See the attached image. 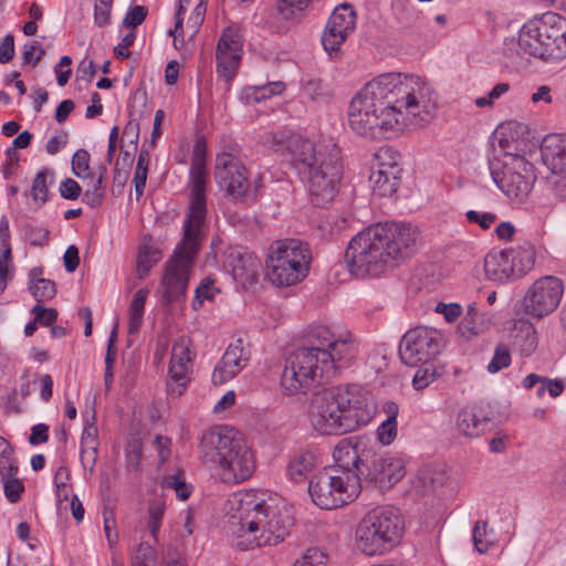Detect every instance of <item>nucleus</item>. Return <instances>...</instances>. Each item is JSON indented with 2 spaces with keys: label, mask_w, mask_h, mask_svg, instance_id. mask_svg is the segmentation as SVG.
<instances>
[{
  "label": "nucleus",
  "mask_w": 566,
  "mask_h": 566,
  "mask_svg": "<svg viewBox=\"0 0 566 566\" xmlns=\"http://www.w3.org/2000/svg\"><path fill=\"white\" fill-rule=\"evenodd\" d=\"M437 111L433 88L421 77L384 73L369 81L350 101L348 124L370 139H388L408 126L423 127Z\"/></svg>",
  "instance_id": "obj_1"
},
{
  "label": "nucleus",
  "mask_w": 566,
  "mask_h": 566,
  "mask_svg": "<svg viewBox=\"0 0 566 566\" xmlns=\"http://www.w3.org/2000/svg\"><path fill=\"white\" fill-rule=\"evenodd\" d=\"M231 544L240 551L283 542L293 524L290 509L263 491L232 494L226 503Z\"/></svg>",
  "instance_id": "obj_2"
},
{
  "label": "nucleus",
  "mask_w": 566,
  "mask_h": 566,
  "mask_svg": "<svg viewBox=\"0 0 566 566\" xmlns=\"http://www.w3.org/2000/svg\"><path fill=\"white\" fill-rule=\"evenodd\" d=\"M308 345L295 349L285 359L281 388L285 395L305 394L346 366L357 348L349 335L336 336L329 327L317 325L307 333Z\"/></svg>",
  "instance_id": "obj_3"
},
{
  "label": "nucleus",
  "mask_w": 566,
  "mask_h": 566,
  "mask_svg": "<svg viewBox=\"0 0 566 566\" xmlns=\"http://www.w3.org/2000/svg\"><path fill=\"white\" fill-rule=\"evenodd\" d=\"M203 157L205 144L197 142L190 170V205L184 222V235L172 258L166 263L161 281L165 289L164 297L168 303L186 294L192 265L202 241V229L207 216Z\"/></svg>",
  "instance_id": "obj_4"
},
{
  "label": "nucleus",
  "mask_w": 566,
  "mask_h": 566,
  "mask_svg": "<svg viewBox=\"0 0 566 566\" xmlns=\"http://www.w3.org/2000/svg\"><path fill=\"white\" fill-rule=\"evenodd\" d=\"M418 243L419 231L411 224L377 223L350 240L345 260L353 272L377 276L410 258Z\"/></svg>",
  "instance_id": "obj_5"
},
{
  "label": "nucleus",
  "mask_w": 566,
  "mask_h": 566,
  "mask_svg": "<svg viewBox=\"0 0 566 566\" xmlns=\"http://www.w3.org/2000/svg\"><path fill=\"white\" fill-rule=\"evenodd\" d=\"M376 411L368 391L357 385L338 386L312 401L308 421L321 434H345L367 426Z\"/></svg>",
  "instance_id": "obj_6"
},
{
  "label": "nucleus",
  "mask_w": 566,
  "mask_h": 566,
  "mask_svg": "<svg viewBox=\"0 0 566 566\" xmlns=\"http://www.w3.org/2000/svg\"><path fill=\"white\" fill-rule=\"evenodd\" d=\"M333 457L337 465L318 472L308 484L312 501L323 510H334L353 502L361 490L359 474L364 471L358 465V447L342 441L334 449Z\"/></svg>",
  "instance_id": "obj_7"
},
{
  "label": "nucleus",
  "mask_w": 566,
  "mask_h": 566,
  "mask_svg": "<svg viewBox=\"0 0 566 566\" xmlns=\"http://www.w3.org/2000/svg\"><path fill=\"white\" fill-rule=\"evenodd\" d=\"M200 457L212 463L219 479L228 484L248 480L255 470V458L241 434L232 427L214 426L203 432Z\"/></svg>",
  "instance_id": "obj_8"
},
{
  "label": "nucleus",
  "mask_w": 566,
  "mask_h": 566,
  "mask_svg": "<svg viewBox=\"0 0 566 566\" xmlns=\"http://www.w3.org/2000/svg\"><path fill=\"white\" fill-rule=\"evenodd\" d=\"M509 50L547 63L565 59L566 19L558 13L546 12L527 21Z\"/></svg>",
  "instance_id": "obj_9"
},
{
  "label": "nucleus",
  "mask_w": 566,
  "mask_h": 566,
  "mask_svg": "<svg viewBox=\"0 0 566 566\" xmlns=\"http://www.w3.org/2000/svg\"><path fill=\"white\" fill-rule=\"evenodd\" d=\"M295 164L300 174L306 179L311 200L315 206L329 203L342 178L339 150L332 146L329 149H316L312 142H301Z\"/></svg>",
  "instance_id": "obj_10"
},
{
  "label": "nucleus",
  "mask_w": 566,
  "mask_h": 566,
  "mask_svg": "<svg viewBox=\"0 0 566 566\" xmlns=\"http://www.w3.org/2000/svg\"><path fill=\"white\" fill-rule=\"evenodd\" d=\"M405 531L403 518L392 506H377L368 511L355 530L356 548L366 556H378L391 551Z\"/></svg>",
  "instance_id": "obj_11"
},
{
  "label": "nucleus",
  "mask_w": 566,
  "mask_h": 566,
  "mask_svg": "<svg viewBox=\"0 0 566 566\" xmlns=\"http://www.w3.org/2000/svg\"><path fill=\"white\" fill-rule=\"evenodd\" d=\"M311 260L305 242L297 239L274 241L266 260L268 275L279 286L296 284L308 274Z\"/></svg>",
  "instance_id": "obj_12"
},
{
  "label": "nucleus",
  "mask_w": 566,
  "mask_h": 566,
  "mask_svg": "<svg viewBox=\"0 0 566 566\" xmlns=\"http://www.w3.org/2000/svg\"><path fill=\"white\" fill-rule=\"evenodd\" d=\"M493 181L502 192L516 202H524L536 181L535 168L523 156L504 154L490 161Z\"/></svg>",
  "instance_id": "obj_13"
},
{
  "label": "nucleus",
  "mask_w": 566,
  "mask_h": 566,
  "mask_svg": "<svg viewBox=\"0 0 566 566\" xmlns=\"http://www.w3.org/2000/svg\"><path fill=\"white\" fill-rule=\"evenodd\" d=\"M564 294L563 281L546 275L534 281L522 300V312L534 319H542L558 307Z\"/></svg>",
  "instance_id": "obj_14"
},
{
  "label": "nucleus",
  "mask_w": 566,
  "mask_h": 566,
  "mask_svg": "<svg viewBox=\"0 0 566 566\" xmlns=\"http://www.w3.org/2000/svg\"><path fill=\"white\" fill-rule=\"evenodd\" d=\"M441 334L431 328L417 327L401 338L399 356L405 365L417 367L431 363L441 352Z\"/></svg>",
  "instance_id": "obj_15"
},
{
  "label": "nucleus",
  "mask_w": 566,
  "mask_h": 566,
  "mask_svg": "<svg viewBox=\"0 0 566 566\" xmlns=\"http://www.w3.org/2000/svg\"><path fill=\"white\" fill-rule=\"evenodd\" d=\"M359 455L358 465L364 471V474H359V478L363 476L379 490L390 489L406 473L405 464L399 458L371 455L369 450Z\"/></svg>",
  "instance_id": "obj_16"
},
{
  "label": "nucleus",
  "mask_w": 566,
  "mask_h": 566,
  "mask_svg": "<svg viewBox=\"0 0 566 566\" xmlns=\"http://www.w3.org/2000/svg\"><path fill=\"white\" fill-rule=\"evenodd\" d=\"M243 53V34L239 25L232 24L223 29L216 51L217 73L226 82L237 74Z\"/></svg>",
  "instance_id": "obj_17"
},
{
  "label": "nucleus",
  "mask_w": 566,
  "mask_h": 566,
  "mask_svg": "<svg viewBox=\"0 0 566 566\" xmlns=\"http://www.w3.org/2000/svg\"><path fill=\"white\" fill-rule=\"evenodd\" d=\"M214 179L222 191L233 199H241L250 188L247 169L241 160L228 153L217 156Z\"/></svg>",
  "instance_id": "obj_18"
},
{
  "label": "nucleus",
  "mask_w": 566,
  "mask_h": 566,
  "mask_svg": "<svg viewBox=\"0 0 566 566\" xmlns=\"http://www.w3.org/2000/svg\"><path fill=\"white\" fill-rule=\"evenodd\" d=\"M192 368V356L190 352V339L181 336L175 340L171 348L169 363V394L176 397L182 395L189 381V373Z\"/></svg>",
  "instance_id": "obj_19"
},
{
  "label": "nucleus",
  "mask_w": 566,
  "mask_h": 566,
  "mask_svg": "<svg viewBox=\"0 0 566 566\" xmlns=\"http://www.w3.org/2000/svg\"><path fill=\"white\" fill-rule=\"evenodd\" d=\"M543 164L557 176L554 181L556 193L566 199V136L548 135L541 146Z\"/></svg>",
  "instance_id": "obj_20"
},
{
  "label": "nucleus",
  "mask_w": 566,
  "mask_h": 566,
  "mask_svg": "<svg viewBox=\"0 0 566 566\" xmlns=\"http://www.w3.org/2000/svg\"><path fill=\"white\" fill-rule=\"evenodd\" d=\"M356 25V12L347 4H340L332 12L325 31L322 35V44L327 52L337 51L347 36L354 32Z\"/></svg>",
  "instance_id": "obj_21"
},
{
  "label": "nucleus",
  "mask_w": 566,
  "mask_h": 566,
  "mask_svg": "<svg viewBox=\"0 0 566 566\" xmlns=\"http://www.w3.org/2000/svg\"><path fill=\"white\" fill-rule=\"evenodd\" d=\"M250 360V349L242 339L231 343L212 373V382L222 385L242 371Z\"/></svg>",
  "instance_id": "obj_22"
},
{
  "label": "nucleus",
  "mask_w": 566,
  "mask_h": 566,
  "mask_svg": "<svg viewBox=\"0 0 566 566\" xmlns=\"http://www.w3.org/2000/svg\"><path fill=\"white\" fill-rule=\"evenodd\" d=\"M224 264L233 279L243 286L256 281L261 269V261L244 248H230L226 254Z\"/></svg>",
  "instance_id": "obj_23"
},
{
  "label": "nucleus",
  "mask_w": 566,
  "mask_h": 566,
  "mask_svg": "<svg viewBox=\"0 0 566 566\" xmlns=\"http://www.w3.org/2000/svg\"><path fill=\"white\" fill-rule=\"evenodd\" d=\"M492 419L491 406L482 401L476 402L460 410L457 418V429L465 437L476 438L485 432Z\"/></svg>",
  "instance_id": "obj_24"
},
{
  "label": "nucleus",
  "mask_w": 566,
  "mask_h": 566,
  "mask_svg": "<svg viewBox=\"0 0 566 566\" xmlns=\"http://www.w3.org/2000/svg\"><path fill=\"white\" fill-rule=\"evenodd\" d=\"M301 142H310L290 130L281 129L277 132H270L262 136V144L274 153L284 155L290 154L294 164L297 163V150L300 149Z\"/></svg>",
  "instance_id": "obj_25"
},
{
  "label": "nucleus",
  "mask_w": 566,
  "mask_h": 566,
  "mask_svg": "<svg viewBox=\"0 0 566 566\" xmlns=\"http://www.w3.org/2000/svg\"><path fill=\"white\" fill-rule=\"evenodd\" d=\"M318 465L313 451L301 450L291 455L286 464V475L293 483L304 482Z\"/></svg>",
  "instance_id": "obj_26"
},
{
  "label": "nucleus",
  "mask_w": 566,
  "mask_h": 566,
  "mask_svg": "<svg viewBox=\"0 0 566 566\" xmlns=\"http://www.w3.org/2000/svg\"><path fill=\"white\" fill-rule=\"evenodd\" d=\"M486 276L495 282H507L515 280L507 250L494 251L486 254L484 260Z\"/></svg>",
  "instance_id": "obj_27"
},
{
  "label": "nucleus",
  "mask_w": 566,
  "mask_h": 566,
  "mask_svg": "<svg viewBox=\"0 0 566 566\" xmlns=\"http://www.w3.org/2000/svg\"><path fill=\"white\" fill-rule=\"evenodd\" d=\"M514 279H520L528 273L535 264V248L525 242L515 248L507 249Z\"/></svg>",
  "instance_id": "obj_28"
},
{
  "label": "nucleus",
  "mask_w": 566,
  "mask_h": 566,
  "mask_svg": "<svg viewBox=\"0 0 566 566\" xmlns=\"http://www.w3.org/2000/svg\"><path fill=\"white\" fill-rule=\"evenodd\" d=\"M472 543L474 551L484 555L494 549L497 545V535L486 521H476L472 527Z\"/></svg>",
  "instance_id": "obj_29"
},
{
  "label": "nucleus",
  "mask_w": 566,
  "mask_h": 566,
  "mask_svg": "<svg viewBox=\"0 0 566 566\" xmlns=\"http://www.w3.org/2000/svg\"><path fill=\"white\" fill-rule=\"evenodd\" d=\"M369 179L373 184L374 193L379 197H390L397 191L400 175H395L392 171L387 174L384 170H371Z\"/></svg>",
  "instance_id": "obj_30"
},
{
  "label": "nucleus",
  "mask_w": 566,
  "mask_h": 566,
  "mask_svg": "<svg viewBox=\"0 0 566 566\" xmlns=\"http://www.w3.org/2000/svg\"><path fill=\"white\" fill-rule=\"evenodd\" d=\"M400 155L390 147H380L374 155V161L371 165V170H384L387 174L389 171L395 172V175L401 174V168L399 164Z\"/></svg>",
  "instance_id": "obj_31"
},
{
  "label": "nucleus",
  "mask_w": 566,
  "mask_h": 566,
  "mask_svg": "<svg viewBox=\"0 0 566 566\" xmlns=\"http://www.w3.org/2000/svg\"><path fill=\"white\" fill-rule=\"evenodd\" d=\"M148 290L139 289L135 294L129 305V322L128 332L135 334L139 331L143 324L144 308Z\"/></svg>",
  "instance_id": "obj_32"
},
{
  "label": "nucleus",
  "mask_w": 566,
  "mask_h": 566,
  "mask_svg": "<svg viewBox=\"0 0 566 566\" xmlns=\"http://www.w3.org/2000/svg\"><path fill=\"white\" fill-rule=\"evenodd\" d=\"M165 512L166 502L161 497H156L149 502L147 510V528L155 542H158V535Z\"/></svg>",
  "instance_id": "obj_33"
},
{
  "label": "nucleus",
  "mask_w": 566,
  "mask_h": 566,
  "mask_svg": "<svg viewBox=\"0 0 566 566\" xmlns=\"http://www.w3.org/2000/svg\"><path fill=\"white\" fill-rule=\"evenodd\" d=\"M156 549L147 542H142L130 553V566H156Z\"/></svg>",
  "instance_id": "obj_34"
},
{
  "label": "nucleus",
  "mask_w": 566,
  "mask_h": 566,
  "mask_svg": "<svg viewBox=\"0 0 566 566\" xmlns=\"http://www.w3.org/2000/svg\"><path fill=\"white\" fill-rule=\"evenodd\" d=\"M18 467L13 458V448L0 437V476L17 475Z\"/></svg>",
  "instance_id": "obj_35"
},
{
  "label": "nucleus",
  "mask_w": 566,
  "mask_h": 566,
  "mask_svg": "<svg viewBox=\"0 0 566 566\" xmlns=\"http://www.w3.org/2000/svg\"><path fill=\"white\" fill-rule=\"evenodd\" d=\"M29 290L32 296L38 301V304L53 298L56 294L55 283L46 279L38 280V282L30 285Z\"/></svg>",
  "instance_id": "obj_36"
},
{
  "label": "nucleus",
  "mask_w": 566,
  "mask_h": 566,
  "mask_svg": "<svg viewBox=\"0 0 566 566\" xmlns=\"http://www.w3.org/2000/svg\"><path fill=\"white\" fill-rule=\"evenodd\" d=\"M163 488L175 490L179 500H187L191 493V488L186 483L180 472L165 476L163 479Z\"/></svg>",
  "instance_id": "obj_37"
},
{
  "label": "nucleus",
  "mask_w": 566,
  "mask_h": 566,
  "mask_svg": "<svg viewBox=\"0 0 566 566\" xmlns=\"http://www.w3.org/2000/svg\"><path fill=\"white\" fill-rule=\"evenodd\" d=\"M511 353L507 347L499 345L494 350V355L488 365V371L495 374L511 364Z\"/></svg>",
  "instance_id": "obj_38"
},
{
  "label": "nucleus",
  "mask_w": 566,
  "mask_h": 566,
  "mask_svg": "<svg viewBox=\"0 0 566 566\" xmlns=\"http://www.w3.org/2000/svg\"><path fill=\"white\" fill-rule=\"evenodd\" d=\"M327 555L319 548H308L301 558L296 559L294 566H326Z\"/></svg>",
  "instance_id": "obj_39"
},
{
  "label": "nucleus",
  "mask_w": 566,
  "mask_h": 566,
  "mask_svg": "<svg viewBox=\"0 0 566 566\" xmlns=\"http://www.w3.org/2000/svg\"><path fill=\"white\" fill-rule=\"evenodd\" d=\"M3 483L4 495L9 502L15 503L24 491L22 481L15 478V475L1 476Z\"/></svg>",
  "instance_id": "obj_40"
},
{
  "label": "nucleus",
  "mask_w": 566,
  "mask_h": 566,
  "mask_svg": "<svg viewBox=\"0 0 566 566\" xmlns=\"http://www.w3.org/2000/svg\"><path fill=\"white\" fill-rule=\"evenodd\" d=\"M126 467L128 471L136 472L139 469L140 459L143 455V448L140 440L129 441L126 447Z\"/></svg>",
  "instance_id": "obj_41"
},
{
  "label": "nucleus",
  "mask_w": 566,
  "mask_h": 566,
  "mask_svg": "<svg viewBox=\"0 0 566 566\" xmlns=\"http://www.w3.org/2000/svg\"><path fill=\"white\" fill-rule=\"evenodd\" d=\"M72 170L78 178L90 176V154L85 149L75 151L72 158Z\"/></svg>",
  "instance_id": "obj_42"
},
{
  "label": "nucleus",
  "mask_w": 566,
  "mask_h": 566,
  "mask_svg": "<svg viewBox=\"0 0 566 566\" xmlns=\"http://www.w3.org/2000/svg\"><path fill=\"white\" fill-rule=\"evenodd\" d=\"M32 196L35 201L41 205L48 201L49 188L46 182V170H41L36 174L32 185Z\"/></svg>",
  "instance_id": "obj_43"
},
{
  "label": "nucleus",
  "mask_w": 566,
  "mask_h": 566,
  "mask_svg": "<svg viewBox=\"0 0 566 566\" xmlns=\"http://www.w3.org/2000/svg\"><path fill=\"white\" fill-rule=\"evenodd\" d=\"M285 84L283 82H271L262 86L254 87L252 97L254 101L260 102L270 98L274 95L283 93Z\"/></svg>",
  "instance_id": "obj_44"
},
{
  "label": "nucleus",
  "mask_w": 566,
  "mask_h": 566,
  "mask_svg": "<svg viewBox=\"0 0 566 566\" xmlns=\"http://www.w3.org/2000/svg\"><path fill=\"white\" fill-rule=\"evenodd\" d=\"M213 283V280L210 277H205L196 289V296L192 303L195 310L201 306L203 301L213 298L214 292L217 291Z\"/></svg>",
  "instance_id": "obj_45"
},
{
  "label": "nucleus",
  "mask_w": 566,
  "mask_h": 566,
  "mask_svg": "<svg viewBox=\"0 0 566 566\" xmlns=\"http://www.w3.org/2000/svg\"><path fill=\"white\" fill-rule=\"evenodd\" d=\"M436 378V371L433 366L428 363L426 365H421V367L416 371L412 384L416 389L426 388L429 384H431Z\"/></svg>",
  "instance_id": "obj_46"
},
{
  "label": "nucleus",
  "mask_w": 566,
  "mask_h": 566,
  "mask_svg": "<svg viewBox=\"0 0 566 566\" xmlns=\"http://www.w3.org/2000/svg\"><path fill=\"white\" fill-rule=\"evenodd\" d=\"M184 2H185V0L179 1L178 10L176 12L175 29L170 30L169 34L174 36V46L177 50H179V51L185 50L187 52H190V50H188L187 45L185 44L184 38H180L179 35H177L179 30H181V28H182V22H184L182 14L185 12ZM186 2H188V0H186Z\"/></svg>",
  "instance_id": "obj_47"
},
{
  "label": "nucleus",
  "mask_w": 566,
  "mask_h": 566,
  "mask_svg": "<svg viewBox=\"0 0 566 566\" xmlns=\"http://www.w3.org/2000/svg\"><path fill=\"white\" fill-rule=\"evenodd\" d=\"M377 437L381 444H390L397 437V421L384 420L377 429Z\"/></svg>",
  "instance_id": "obj_48"
},
{
  "label": "nucleus",
  "mask_w": 566,
  "mask_h": 566,
  "mask_svg": "<svg viewBox=\"0 0 566 566\" xmlns=\"http://www.w3.org/2000/svg\"><path fill=\"white\" fill-rule=\"evenodd\" d=\"M465 217L470 223L479 224L484 230L489 229L496 221V214L492 212L469 210Z\"/></svg>",
  "instance_id": "obj_49"
},
{
  "label": "nucleus",
  "mask_w": 566,
  "mask_h": 566,
  "mask_svg": "<svg viewBox=\"0 0 566 566\" xmlns=\"http://www.w3.org/2000/svg\"><path fill=\"white\" fill-rule=\"evenodd\" d=\"M45 54V51L38 41H32L31 43H25L23 45L22 59L24 63H31L35 65L42 56Z\"/></svg>",
  "instance_id": "obj_50"
},
{
  "label": "nucleus",
  "mask_w": 566,
  "mask_h": 566,
  "mask_svg": "<svg viewBox=\"0 0 566 566\" xmlns=\"http://www.w3.org/2000/svg\"><path fill=\"white\" fill-rule=\"evenodd\" d=\"M436 312L442 314L448 323L455 322L462 314V306L458 303H438Z\"/></svg>",
  "instance_id": "obj_51"
},
{
  "label": "nucleus",
  "mask_w": 566,
  "mask_h": 566,
  "mask_svg": "<svg viewBox=\"0 0 566 566\" xmlns=\"http://www.w3.org/2000/svg\"><path fill=\"white\" fill-rule=\"evenodd\" d=\"M116 522L111 511L104 512V532L106 535V539L108 546L111 548L115 547L118 542V533L115 530Z\"/></svg>",
  "instance_id": "obj_52"
},
{
  "label": "nucleus",
  "mask_w": 566,
  "mask_h": 566,
  "mask_svg": "<svg viewBox=\"0 0 566 566\" xmlns=\"http://www.w3.org/2000/svg\"><path fill=\"white\" fill-rule=\"evenodd\" d=\"M303 91H304V94L307 95L313 101L327 95L326 87L323 85L322 81L318 78L307 80L304 83Z\"/></svg>",
  "instance_id": "obj_53"
},
{
  "label": "nucleus",
  "mask_w": 566,
  "mask_h": 566,
  "mask_svg": "<svg viewBox=\"0 0 566 566\" xmlns=\"http://www.w3.org/2000/svg\"><path fill=\"white\" fill-rule=\"evenodd\" d=\"M32 313L35 316V322H39L40 324L44 326L52 325L56 318H57V312L54 308H45L41 306L40 304H36L32 308Z\"/></svg>",
  "instance_id": "obj_54"
},
{
  "label": "nucleus",
  "mask_w": 566,
  "mask_h": 566,
  "mask_svg": "<svg viewBox=\"0 0 566 566\" xmlns=\"http://www.w3.org/2000/svg\"><path fill=\"white\" fill-rule=\"evenodd\" d=\"M147 17V9L143 6L133 7L124 19V24L127 28L134 29L142 24Z\"/></svg>",
  "instance_id": "obj_55"
},
{
  "label": "nucleus",
  "mask_w": 566,
  "mask_h": 566,
  "mask_svg": "<svg viewBox=\"0 0 566 566\" xmlns=\"http://www.w3.org/2000/svg\"><path fill=\"white\" fill-rule=\"evenodd\" d=\"M95 417H92V422L86 421L81 437V446L98 447L97 436L98 431L94 424Z\"/></svg>",
  "instance_id": "obj_56"
},
{
  "label": "nucleus",
  "mask_w": 566,
  "mask_h": 566,
  "mask_svg": "<svg viewBox=\"0 0 566 566\" xmlns=\"http://www.w3.org/2000/svg\"><path fill=\"white\" fill-rule=\"evenodd\" d=\"M82 192L81 186L73 179L67 178L60 186V193L64 199L75 200Z\"/></svg>",
  "instance_id": "obj_57"
},
{
  "label": "nucleus",
  "mask_w": 566,
  "mask_h": 566,
  "mask_svg": "<svg viewBox=\"0 0 566 566\" xmlns=\"http://www.w3.org/2000/svg\"><path fill=\"white\" fill-rule=\"evenodd\" d=\"M113 4L94 2V22L98 27H105L109 22Z\"/></svg>",
  "instance_id": "obj_58"
},
{
  "label": "nucleus",
  "mask_w": 566,
  "mask_h": 566,
  "mask_svg": "<svg viewBox=\"0 0 566 566\" xmlns=\"http://www.w3.org/2000/svg\"><path fill=\"white\" fill-rule=\"evenodd\" d=\"M311 0H280L279 10L285 15L290 17L294 11H302L305 9Z\"/></svg>",
  "instance_id": "obj_59"
},
{
  "label": "nucleus",
  "mask_w": 566,
  "mask_h": 566,
  "mask_svg": "<svg viewBox=\"0 0 566 566\" xmlns=\"http://www.w3.org/2000/svg\"><path fill=\"white\" fill-rule=\"evenodd\" d=\"M160 256L161 254L156 248L145 243L139 247L137 259L154 266Z\"/></svg>",
  "instance_id": "obj_60"
},
{
  "label": "nucleus",
  "mask_w": 566,
  "mask_h": 566,
  "mask_svg": "<svg viewBox=\"0 0 566 566\" xmlns=\"http://www.w3.org/2000/svg\"><path fill=\"white\" fill-rule=\"evenodd\" d=\"M14 56V38L12 34H7L0 43V63L4 64L10 62Z\"/></svg>",
  "instance_id": "obj_61"
},
{
  "label": "nucleus",
  "mask_w": 566,
  "mask_h": 566,
  "mask_svg": "<svg viewBox=\"0 0 566 566\" xmlns=\"http://www.w3.org/2000/svg\"><path fill=\"white\" fill-rule=\"evenodd\" d=\"M98 447L81 446V462L84 469L93 471L97 460Z\"/></svg>",
  "instance_id": "obj_62"
},
{
  "label": "nucleus",
  "mask_w": 566,
  "mask_h": 566,
  "mask_svg": "<svg viewBox=\"0 0 566 566\" xmlns=\"http://www.w3.org/2000/svg\"><path fill=\"white\" fill-rule=\"evenodd\" d=\"M49 440V426L44 423H38L31 428V434L29 437V443L38 446L45 443Z\"/></svg>",
  "instance_id": "obj_63"
},
{
  "label": "nucleus",
  "mask_w": 566,
  "mask_h": 566,
  "mask_svg": "<svg viewBox=\"0 0 566 566\" xmlns=\"http://www.w3.org/2000/svg\"><path fill=\"white\" fill-rule=\"evenodd\" d=\"M65 270L70 273L74 272L80 263L78 249L75 245H70L63 255Z\"/></svg>",
  "instance_id": "obj_64"
}]
</instances>
